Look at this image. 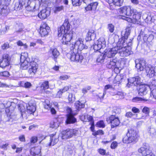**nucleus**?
<instances>
[{"label": "nucleus", "instance_id": "33", "mask_svg": "<svg viewBox=\"0 0 156 156\" xmlns=\"http://www.w3.org/2000/svg\"><path fill=\"white\" fill-rule=\"evenodd\" d=\"M40 87L41 89L45 90L49 87V82L48 81H45L41 83Z\"/></svg>", "mask_w": 156, "mask_h": 156}, {"label": "nucleus", "instance_id": "23", "mask_svg": "<svg viewBox=\"0 0 156 156\" xmlns=\"http://www.w3.org/2000/svg\"><path fill=\"white\" fill-rule=\"evenodd\" d=\"M41 149L40 147L32 148L31 150V154L33 156H41Z\"/></svg>", "mask_w": 156, "mask_h": 156}, {"label": "nucleus", "instance_id": "29", "mask_svg": "<svg viewBox=\"0 0 156 156\" xmlns=\"http://www.w3.org/2000/svg\"><path fill=\"white\" fill-rule=\"evenodd\" d=\"M117 61L115 59H113L110 61L109 63L107 65V67L109 69H115L117 68Z\"/></svg>", "mask_w": 156, "mask_h": 156}, {"label": "nucleus", "instance_id": "4", "mask_svg": "<svg viewBox=\"0 0 156 156\" xmlns=\"http://www.w3.org/2000/svg\"><path fill=\"white\" fill-rule=\"evenodd\" d=\"M123 43V41L122 39H119L116 47L109 48L106 50L105 52V54L109 58L112 57L117 54L119 49H120L121 42Z\"/></svg>", "mask_w": 156, "mask_h": 156}, {"label": "nucleus", "instance_id": "45", "mask_svg": "<svg viewBox=\"0 0 156 156\" xmlns=\"http://www.w3.org/2000/svg\"><path fill=\"white\" fill-rule=\"evenodd\" d=\"M113 112L115 114H119L121 112V109L118 107H115L113 108Z\"/></svg>", "mask_w": 156, "mask_h": 156}, {"label": "nucleus", "instance_id": "27", "mask_svg": "<svg viewBox=\"0 0 156 156\" xmlns=\"http://www.w3.org/2000/svg\"><path fill=\"white\" fill-rule=\"evenodd\" d=\"M60 125V122L58 119H55L51 121L50 124V126L52 128L56 129Z\"/></svg>", "mask_w": 156, "mask_h": 156}, {"label": "nucleus", "instance_id": "63", "mask_svg": "<svg viewBox=\"0 0 156 156\" xmlns=\"http://www.w3.org/2000/svg\"><path fill=\"white\" fill-rule=\"evenodd\" d=\"M44 108L47 109H50L51 108V105L49 103H47L46 105H44Z\"/></svg>", "mask_w": 156, "mask_h": 156}, {"label": "nucleus", "instance_id": "28", "mask_svg": "<svg viewBox=\"0 0 156 156\" xmlns=\"http://www.w3.org/2000/svg\"><path fill=\"white\" fill-rule=\"evenodd\" d=\"M24 4L23 0H19V2L15 3L14 7V9L16 10H20L23 7Z\"/></svg>", "mask_w": 156, "mask_h": 156}, {"label": "nucleus", "instance_id": "53", "mask_svg": "<svg viewBox=\"0 0 156 156\" xmlns=\"http://www.w3.org/2000/svg\"><path fill=\"white\" fill-rule=\"evenodd\" d=\"M0 75L3 76H8L9 75V73L7 71L0 72Z\"/></svg>", "mask_w": 156, "mask_h": 156}, {"label": "nucleus", "instance_id": "17", "mask_svg": "<svg viewBox=\"0 0 156 156\" xmlns=\"http://www.w3.org/2000/svg\"><path fill=\"white\" fill-rule=\"evenodd\" d=\"M109 123L111 124L112 128L118 126L119 123L120 121L118 117L115 116L114 115H111L109 118Z\"/></svg>", "mask_w": 156, "mask_h": 156}, {"label": "nucleus", "instance_id": "14", "mask_svg": "<svg viewBox=\"0 0 156 156\" xmlns=\"http://www.w3.org/2000/svg\"><path fill=\"white\" fill-rule=\"evenodd\" d=\"M50 30V27L46 23H43L40 27V34L42 37H44L48 35Z\"/></svg>", "mask_w": 156, "mask_h": 156}, {"label": "nucleus", "instance_id": "40", "mask_svg": "<svg viewBox=\"0 0 156 156\" xmlns=\"http://www.w3.org/2000/svg\"><path fill=\"white\" fill-rule=\"evenodd\" d=\"M11 0H0V5L4 6H7L9 4Z\"/></svg>", "mask_w": 156, "mask_h": 156}, {"label": "nucleus", "instance_id": "51", "mask_svg": "<svg viewBox=\"0 0 156 156\" xmlns=\"http://www.w3.org/2000/svg\"><path fill=\"white\" fill-rule=\"evenodd\" d=\"M118 146V143L116 141H113L111 144V148L112 149H115Z\"/></svg>", "mask_w": 156, "mask_h": 156}, {"label": "nucleus", "instance_id": "41", "mask_svg": "<svg viewBox=\"0 0 156 156\" xmlns=\"http://www.w3.org/2000/svg\"><path fill=\"white\" fill-rule=\"evenodd\" d=\"M96 126L100 128H104L105 126V125L104 121L102 120L98 122L96 125Z\"/></svg>", "mask_w": 156, "mask_h": 156}, {"label": "nucleus", "instance_id": "18", "mask_svg": "<svg viewBox=\"0 0 156 156\" xmlns=\"http://www.w3.org/2000/svg\"><path fill=\"white\" fill-rule=\"evenodd\" d=\"M28 73L30 74L33 75L36 73L38 68V64L35 62L32 61L30 63Z\"/></svg>", "mask_w": 156, "mask_h": 156}, {"label": "nucleus", "instance_id": "3", "mask_svg": "<svg viewBox=\"0 0 156 156\" xmlns=\"http://www.w3.org/2000/svg\"><path fill=\"white\" fill-rule=\"evenodd\" d=\"M128 38V37L125 36L124 37H123L120 39H122L123 41L124 42L122 43L121 42V47L119 50V53L120 54V55L122 56H127L129 55H130L132 54V52L131 51V47L129 46H125V39H127Z\"/></svg>", "mask_w": 156, "mask_h": 156}, {"label": "nucleus", "instance_id": "19", "mask_svg": "<svg viewBox=\"0 0 156 156\" xmlns=\"http://www.w3.org/2000/svg\"><path fill=\"white\" fill-rule=\"evenodd\" d=\"M150 90L149 86L147 84H143L140 86L138 90V94L142 96L146 95Z\"/></svg>", "mask_w": 156, "mask_h": 156}, {"label": "nucleus", "instance_id": "46", "mask_svg": "<svg viewBox=\"0 0 156 156\" xmlns=\"http://www.w3.org/2000/svg\"><path fill=\"white\" fill-rule=\"evenodd\" d=\"M69 101H74L75 99V96L74 95L72 94H69Z\"/></svg>", "mask_w": 156, "mask_h": 156}, {"label": "nucleus", "instance_id": "22", "mask_svg": "<svg viewBox=\"0 0 156 156\" xmlns=\"http://www.w3.org/2000/svg\"><path fill=\"white\" fill-rule=\"evenodd\" d=\"M138 151L139 153L142 154L143 156H144V153L147 155L152 154L151 151L149 149V148L146 146L140 147L138 149Z\"/></svg>", "mask_w": 156, "mask_h": 156}, {"label": "nucleus", "instance_id": "58", "mask_svg": "<svg viewBox=\"0 0 156 156\" xmlns=\"http://www.w3.org/2000/svg\"><path fill=\"white\" fill-rule=\"evenodd\" d=\"M63 93V92L62 91V90L60 89L57 92L56 94V97L58 98H60L62 94Z\"/></svg>", "mask_w": 156, "mask_h": 156}, {"label": "nucleus", "instance_id": "57", "mask_svg": "<svg viewBox=\"0 0 156 156\" xmlns=\"http://www.w3.org/2000/svg\"><path fill=\"white\" fill-rule=\"evenodd\" d=\"M90 89V87H87V88H83L82 90V93L83 94H85L87 92V90Z\"/></svg>", "mask_w": 156, "mask_h": 156}, {"label": "nucleus", "instance_id": "9", "mask_svg": "<svg viewBox=\"0 0 156 156\" xmlns=\"http://www.w3.org/2000/svg\"><path fill=\"white\" fill-rule=\"evenodd\" d=\"M118 11L120 14H122L128 16H131L134 12L133 9L129 6L122 7L118 9Z\"/></svg>", "mask_w": 156, "mask_h": 156}, {"label": "nucleus", "instance_id": "43", "mask_svg": "<svg viewBox=\"0 0 156 156\" xmlns=\"http://www.w3.org/2000/svg\"><path fill=\"white\" fill-rule=\"evenodd\" d=\"M70 77V76L66 75H62L59 77V79L61 80H67Z\"/></svg>", "mask_w": 156, "mask_h": 156}, {"label": "nucleus", "instance_id": "16", "mask_svg": "<svg viewBox=\"0 0 156 156\" xmlns=\"http://www.w3.org/2000/svg\"><path fill=\"white\" fill-rule=\"evenodd\" d=\"M136 67L138 70L143 71L144 69H146L148 65H146L145 61L143 59H141L138 61H135Z\"/></svg>", "mask_w": 156, "mask_h": 156}, {"label": "nucleus", "instance_id": "55", "mask_svg": "<svg viewBox=\"0 0 156 156\" xmlns=\"http://www.w3.org/2000/svg\"><path fill=\"white\" fill-rule=\"evenodd\" d=\"M151 94L153 96L154 98L156 99V89H153L152 90H151Z\"/></svg>", "mask_w": 156, "mask_h": 156}, {"label": "nucleus", "instance_id": "11", "mask_svg": "<svg viewBox=\"0 0 156 156\" xmlns=\"http://www.w3.org/2000/svg\"><path fill=\"white\" fill-rule=\"evenodd\" d=\"M36 104L33 100H31L26 105V112L29 114H33L36 110Z\"/></svg>", "mask_w": 156, "mask_h": 156}, {"label": "nucleus", "instance_id": "20", "mask_svg": "<svg viewBox=\"0 0 156 156\" xmlns=\"http://www.w3.org/2000/svg\"><path fill=\"white\" fill-rule=\"evenodd\" d=\"M68 110L70 112L67 115V119L66 122L67 124L74 123L76 122V119L73 115V113L71 109L69 108Z\"/></svg>", "mask_w": 156, "mask_h": 156}, {"label": "nucleus", "instance_id": "13", "mask_svg": "<svg viewBox=\"0 0 156 156\" xmlns=\"http://www.w3.org/2000/svg\"><path fill=\"white\" fill-rule=\"evenodd\" d=\"M145 70L147 77H152L154 76L156 78V66L152 67L151 65H149L146 67Z\"/></svg>", "mask_w": 156, "mask_h": 156}, {"label": "nucleus", "instance_id": "26", "mask_svg": "<svg viewBox=\"0 0 156 156\" xmlns=\"http://www.w3.org/2000/svg\"><path fill=\"white\" fill-rule=\"evenodd\" d=\"M50 52L52 54V58L54 60L56 61L60 54L59 51L56 48H51L50 49Z\"/></svg>", "mask_w": 156, "mask_h": 156}, {"label": "nucleus", "instance_id": "25", "mask_svg": "<svg viewBox=\"0 0 156 156\" xmlns=\"http://www.w3.org/2000/svg\"><path fill=\"white\" fill-rule=\"evenodd\" d=\"M81 119L83 121L85 122H90V123L94 121L93 117L87 114H84L81 117Z\"/></svg>", "mask_w": 156, "mask_h": 156}, {"label": "nucleus", "instance_id": "1", "mask_svg": "<svg viewBox=\"0 0 156 156\" xmlns=\"http://www.w3.org/2000/svg\"><path fill=\"white\" fill-rule=\"evenodd\" d=\"M70 24L69 22H65L58 29L59 37L62 36V42L63 44H67L70 42L73 36V31L70 30Z\"/></svg>", "mask_w": 156, "mask_h": 156}, {"label": "nucleus", "instance_id": "48", "mask_svg": "<svg viewBox=\"0 0 156 156\" xmlns=\"http://www.w3.org/2000/svg\"><path fill=\"white\" fill-rule=\"evenodd\" d=\"M1 48L3 50L7 49L9 48V44L8 42L5 43L1 46Z\"/></svg>", "mask_w": 156, "mask_h": 156}, {"label": "nucleus", "instance_id": "49", "mask_svg": "<svg viewBox=\"0 0 156 156\" xmlns=\"http://www.w3.org/2000/svg\"><path fill=\"white\" fill-rule=\"evenodd\" d=\"M37 137L36 136H33L32 137L30 140V142L31 143L34 144L37 142Z\"/></svg>", "mask_w": 156, "mask_h": 156}, {"label": "nucleus", "instance_id": "56", "mask_svg": "<svg viewBox=\"0 0 156 156\" xmlns=\"http://www.w3.org/2000/svg\"><path fill=\"white\" fill-rule=\"evenodd\" d=\"M34 6L31 7L30 5H28L26 7V9L27 11H31L34 10Z\"/></svg>", "mask_w": 156, "mask_h": 156}, {"label": "nucleus", "instance_id": "8", "mask_svg": "<svg viewBox=\"0 0 156 156\" xmlns=\"http://www.w3.org/2000/svg\"><path fill=\"white\" fill-rule=\"evenodd\" d=\"M141 16V13L140 12H136L133 15L132 17L133 19L124 16H122V18L126 20L129 22L138 24L140 22Z\"/></svg>", "mask_w": 156, "mask_h": 156}, {"label": "nucleus", "instance_id": "42", "mask_svg": "<svg viewBox=\"0 0 156 156\" xmlns=\"http://www.w3.org/2000/svg\"><path fill=\"white\" fill-rule=\"evenodd\" d=\"M142 112L145 114L149 115L150 112V108L147 107H144L142 109Z\"/></svg>", "mask_w": 156, "mask_h": 156}, {"label": "nucleus", "instance_id": "5", "mask_svg": "<svg viewBox=\"0 0 156 156\" xmlns=\"http://www.w3.org/2000/svg\"><path fill=\"white\" fill-rule=\"evenodd\" d=\"M70 59L72 61L75 62H81L83 59V56L78 53L76 49L70 48Z\"/></svg>", "mask_w": 156, "mask_h": 156}, {"label": "nucleus", "instance_id": "32", "mask_svg": "<svg viewBox=\"0 0 156 156\" xmlns=\"http://www.w3.org/2000/svg\"><path fill=\"white\" fill-rule=\"evenodd\" d=\"M105 53H99V55L97 57V61L98 62L100 63L103 62L105 57Z\"/></svg>", "mask_w": 156, "mask_h": 156}, {"label": "nucleus", "instance_id": "37", "mask_svg": "<svg viewBox=\"0 0 156 156\" xmlns=\"http://www.w3.org/2000/svg\"><path fill=\"white\" fill-rule=\"evenodd\" d=\"M150 87V90L153 89L156 86V80H152L148 84H147Z\"/></svg>", "mask_w": 156, "mask_h": 156}, {"label": "nucleus", "instance_id": "59", "mask_svg": "<svg viewBox=\"0 0 156 156\" xmlns=\"http://www.w3.org/2000/svg\"><path fill=\"white\" fill-rule=\"evenodd\" d=\"M20 140L21 142H25V137L24 135H21L19 137Z\"/></svg>", "mask_w": 156, "mask_h": 156}, {"label": "nucleus", "instance_id": "39", "mask_svg": "<svg viewBox=\"0 0 156 156\" xmlns=\"http://www.w3.org/2000/svg\"><path fill=\"white\" fill-rule=\"evenodd\" d=\"M153 39L154 36L152 34H150L149 36L147 35H146L144 37V39L147 40L148 42H151Z\"/></svg>", "mask_w": 156, "mask_h": 156}, {"label": "nucleus", "instance_id": "31", "mask_svg": "<svg viewBox=\"0 0 156 156\" xmlns=\"http://www.w3.org/2000/svg\"><path fill=\"white\" fill-rule=\"evenodd\" d=\"M6 6L0 5V16L3 14H6L8 12Z\"/></svg>", "mask_w": 156, "mask_h": 156}, {"label": "nucleus", "instance_id": "7", "mask_svg": "<svg viewBox=\"0 0 156 156\" xmlns=\"http://www.w3.org/2000/svg\"><path fill=\"white\" fill-rule=\"evenodd\" d=\"M78 133L77 130L75 129H67L63 131L62 133V139H67L77 135Z\"/></svg>", "mask_w": 156, "mask_h": 156}, {"label": "nucleus", "instance_id": "24", "mask_svg": "<svg viewBox=\"0 0 156 156\" xmlns=\"http://www.w3.org/2000/svg\"><path fill=\"white\" fill-rule=\"evenodd\" d=\"M50 136V142L49 144V146H54L56 144L58 141V136H56V133L54 134H51Z\"/></svg>", "mask_w": 156, "mask_h": 156}, {"label": "nucleus", "instance_id": "10", "mask_svg": "<svg viewBox=\"0 0 156 156\" xmlns=\"http://www.w3.org/2000/svg\"><path fill=\"white\" fill-rule=\"evenodd\" d=\"M28 57V54L27 52H23L21 54L20 56V62H21V67L23 69H26L28 68L29 64L27 58Z\"/></svg>", "mask_w": 156, "mask_h": 156}, {"label": "nucleus", "instance_id": "2", "mask_svg": "<svg viewBox=\"0 0 156 156\" xmlns=\"http://www.w3.org/2000/svg\"><path fill=\"white\" fill-rule=\"evenodd\" d=\"M138 136L137 132L132 129L128 130L126 136L122 140L124 143L129 144L133 142H136L138 140Z\"/></svg>", "mask_w": 156, "mask_h": 156}, {"label": "nucleus", "instance_id": "47", "mask_svg": "<svg viewBox=\"0 0 156 156\" xmlns=\"http://www.w3.org/2000/svg\"><path fill=\"white\" fill-rule=\"evenodd\" d=\"M98 152L101 155H103L106 154V150L104 149L100 148L98 149Z\"/></svg>", "mask_w": 156, "mask_h": 156}, {"label": "nucleus", "instance_id": "50", "mask_svg": "<svg viewBox=\"0 0 156 156\" xmlns=\"http://www.w3.org/2000/svg\"><path fill=\"white\" fill-rule=\"evenodd\" d=\"M91 10H95L96 9L98 5V3L96 2L93 3H91Z\"/></svg>", "mask_w": 156, "mask_h": 156}, {"label": "nucleus", "instance_id": "61", "mask_svg": "<svg viewBox=\"0 0 156 156\" xmlns=\"http://www.w3.org/2000/svg\"><path fill=\"white\" fill-rule=\"evenodd\" d=\"M116 94L119 95V98H123V93L121 92L118 91L117 92Z\"/></svg>", "mask_w": 156, "mask_h": 156}, {"label": "nucleus", "instance_id": "34", "mask_svg": "<svg viewBox=\"0 0 156 156\" xmlns=\"http://www.w3.org/2000/svg\"><path fill=\"white\" fill-rule=\"evenodd\" d=\"M75 106L77 110H79L81 108L84 107V105L81 103L80 101H78L75 103Z\"/></svg>", "mask_w": 156, "mask_h": 156}, {"label": "nucleus", "instance_id": "15", "mask_svg": "<svg viewBox=\"0 0 156 156\" xmlns=\"http://www.w3.org/2000/svg\"><path fill=\"white\" fill-rule=\"evenodd\" d=\"M128 80L127 86L128 87H129L130 86H136L140 84L141 83L140 78L139 76L130 78Z\"/></svg>", "mask_w": 156, "mask_h": 156}, {"label": "nucleus", "instance_id": "60", "mask_svg": "<svg viewBox=\"0 0 156 156\" xmlns=\"http://www.w3.org/2000/svg\"><path fill=\"white\" fill-rule=\"evenodd\" d=\"M70 87L71 86H66L63 89H61L62 92H63V93H64L68 90Z\"/></svg>", "mask_w": 156, "mask_h": 156}, {"label": "nucleus", "instance_id": "30", "mask_svg": "<svg viewBox=\"0 0 156 156\" xmlns=\"http://www.w3.org/2000/svg\"><path fill=\"white\" fill-rule=\"evenodd\" d=\"M87 39L88 40H91L94 39L95 37V34L93 30H90L87 33Z\"/></svg>", "mask_w": 156, "mask_h": 156}, {"label": "nucleus", "instance_id": "36", "mask_svg": "<svg viewBox=\"0 0 156 156\" xmlns=\"http://www.w3.org/2000/svg\"><path fill=\"white\" fill-rule=\"evenodd\" d=\"M123 2V0H112V3L117 6H121Z\"/></svg>", "mask_w": 156, "mask_h": 156}, {"label": "nucleus", "instance_id": "35", "mask_svg": "<svg viewBox=\"0 0 156 156\" xmlns=\"http://www.w3.org/2000/svg\"><path fill=\"white\" fill-rule=\"evenodd\" d=\"M63 9L64 7L62 6H56L53 7V10L55 13H56L63 10Z\"/></svg>", "mask_w": 156, "mask_h": 156}, {"label": "nucleus", "instance_id": "44", "mask_svg": "<svg viewBox=\"0 0 156 156\" xmlns=\"http://www.w3.org/2000/svg\"><path fill=\"white\" fill-rule=\"evenodd\" d=\"M149 132L151 136L152 137L156 135L155 130L153 128H151L150 129Z\"/></svg>", "mask_w": 156, "mask_h": 156}, {"label": "nucleus", "instance_id": "12", "mask_svg": "<svg viewBox=\"0 0 156 156\" xmlns=\"http://www.w3.org/2000/svg\"><path fill=\"white\" fill-rule=\"evenodd\" d=\"M105 41L104 37H100L94 45V50L98 51L100 50L102 47L105 46Z\"/></svg>", "mask_w": 156, "mask_h": 156}, {"label": "nucleus", "instance_id": "64", "mask_svg": "<svg viewBox=\"0 0 156 156\" xmlns=\"http://www.w3.org/2000/svg\"><path fill=\"white\" fill-rule=\"evenodd\" d=\"M134 114H133L131 112H127L126 114V116L127 117H131Z\"/></svg>", "mask_w": 156, "mask_h": 156}, {"label": "nucleus", "instance_id": "21", "mask_svg": "<svg viewBox=\"0 0 156 156\" xmlns=\"http://www.w3.org/2000/svg\"><path fill=\"white\" fill-rule=\"evenodd\" d=\"M50 14V11L47 9L45 8L42 9L38 14V17L41 19H45Z\"/></svg>", "mask_w": 156, "mask_h": 156}, {"label": "nucleus", "instance_id": "52", "mask_svg": "<svg viewBox=\"0 0 156 156\" xmlns=\"http://www.w3.org/2000/svg\"><path fill=\"white\" fill-rule=\"evenodd\" d=\"M144 99L140 98L135 97L132 99V101L133 102H136L139 101H144Z\"/></svg>", "mask_w": 156, "mask_h": 156}, {"label": "nucleus", "instance_id": "54", "mask_svg": "<svg viewBox=\"0 0 156 156\" xmlns=\"http://www.w3.org/2000/svg\"><path fill=\"white\" fill-rule=\"evenodd\" d=\"M108 28L109 30V31L112 33L113 32L114 30V26L112 24H109L108 25Z\"/></svg>", "mask_w": 156, "mask_h": 156}, {"label": "nucleus", "instance_id": "6", "mask_svg": "<svg viewBox=\"0 0 156 156\" xmlns=\"http://www.w3.org/2000/svg\"><path fill=\"white\" fill-rule=\"evenodd\" d=\"M83 40L81 38H78L76 41L75 45L73 44H70V48L72 49H76V51H82L84 49H87V47L83 43Z\"/></svg>", "mask_w": 156, "mask_h": 156}, {"label": "nucleus", "instance_id": "62", "mask_svg": "<svg viewBox=\"0 0 156 156\" xmlns=\"http://www.w3.org/2000/svg\"><path fill=\"white\" fill-rule=\"evenodd\" d=\"M132 112L134 113H139L140 112V111L139 109L136 108V107H133L132 109Z\"/></svg>", "mask_w": 156, "mask_h": 156}, {"label": "nucleus", "instance_id": "38", "mask_svg": "<svg viewBox=\"0 0 156 156\" xmlns=\"http://www.w3.org/2000/svg\"><path fill=\"white\" fill-rule=\"evenodd\" d=\"M112 86L111 85L108 84L105 85V86L104 91L103 94V95L101 97V98H104L105 95L106 94V90L112 88Z\"/></svg>", "mask_w": 156, "mask_h": 156}]
</instances>
